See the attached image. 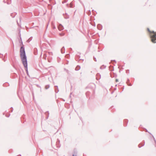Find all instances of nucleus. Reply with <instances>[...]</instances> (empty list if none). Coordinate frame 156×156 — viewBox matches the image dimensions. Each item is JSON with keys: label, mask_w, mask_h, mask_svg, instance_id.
<instances>
[{"label": "nucleus", "mask_w": 156, "mask_h": 156, "mask_svg": "<svg viewBox=\"0 0 156 156\" xmlns=\"http://www.w3.org/2000/svg\"><path fill=\"white\" fill-rule=\"evenodd\" d=\"M73 156H76V155L74 156V155H73Z\"/></svg>", "instance_id": "39448f33"}, {"label": "nucleus", "mask_w": 156, "mask_h": 156, "mask_svg": "<svg viewBox=\"0 0 156 156\" xmlns=\"http://www.w3.org/2000/svg\"><path fill=\"white\" fill-rule=\"evenodd\" d=\"M150 34L151 38L152 41L153 43L156 42V33L154 31H152Z\"/></svg>", "instance_id": "f03ea898"}, {"label": "nucleus", "mask_w": 156, "mask_h": 156, "mask_svg": "<svg viewBox=\"0 0 156 156\" xmlns=\"http://www.w3.org/2000/svg\"><path fill=\"white\" fill-rule=\"evenodd\" d=\"M20 56L23 63L25 68L27 67V62L24 48L22 47L20 49Z\"/></svg>", "instance_id": "f257e3e1"}, {"label": "nucleus", "mask_w": 156, "mask_h": 156, "mask_svg": "<svg viewBox=\"0 0 156 156\" xmlns=\"http://www.w3.org/2000/svg\"><path fill=\"white\" fill-rule=\"evenodd\" d=\"M116 82H117V81H118V80H116Z\"/></svg>", "instance_id": "20e7f679"}, {"label": "nucleus", "mask_w": 156, "mask_h": 156, "mask_svg": "<svg viewBox=\"0 0 156 156\" xmlns=\"http://www.w3.org/2000/svg\"><path fill=\"white\" fill-rule=\"evenodd\" d=\"M62 27V26L61 25H60L58 27V28L59 30H62V29H63Z\"/></svg>", "instance_id": "7ed1b4c3"}]
</instances>
